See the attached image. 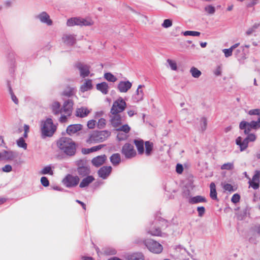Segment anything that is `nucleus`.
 <instances>
[{"instance_id": "nucleus-5", "label": "nucleus", "mask_w": 260, "mask_h": 260, "mask_svg": "<svg viewBox=\"0 0 260 260\" xmlns=\"http://www.w3.org/2000/svg\"><path fill=\"white\" fill-rule=\"evenodd\" d=\"M126 107L125 102L121 97H119L114 102L111 109L110 113L112 114H119L125 110Z\"/></svg>"}, {"instance_id": "nucleus-36", "label": "nucleus", "mask_w": 260, "mask_h": 260, "mask_svg": "<svg viewBox=\"0 0 260 260\" xmlns=\"http://www.w3.org/2000/svg\"><path fill=\"white\" fill-rule=\"evenodd\" d=\"M210 196L213 200H217V193L216 190L215 184L211 183L210 185Z\"/></svg>"}, {"instance_id": "nucleus-62", "label": "nucleus", "mask_w": 260, "mask_h": 260, "mask_svg": "<svg viewBox=\"0 0 260 260\" xmlns=\"http://www.w3.org/2000/svg\"><path fill=\"white\" fill-rule=\"evenodd\" d=\"M214 74L217 76H220L221 74V68L220 67L216 68L214 71Z\"/></svg>"}, {"instance_id": "nucleus-10", "label": "nucleus", "mask_w": 260, "mask_h": 260, "mask_svg": "<svg viewBox=\"0 0 260 260\" xmlns=\"http://www.w3.org/2000/svg\"><path fill=\"white\" fill-rule=\"evenodd\" d=\"M79 178L77 176L68 175L63 180V184L68 187L76 186L79 182Z\"/></svg>"}, {"instance_id": "nucleus-30", "label": "nucleus", "mask_w": 260, "mask_h": 260, "mask_svg": "<svg viewBox=\"0 0 260 260\" xmlns=\"http://www.w3.org/2000/svg\"><path fill=\"white\" fill-rule=\"evenodd\" d=\"M81 22L80 17H73L69 19L67 21V25L68 26H73L75 25L80 26Z\"/></svg>"}, {"instance_id": "nucleus-3", "label": "nucleus", "mask_w": 260, "mask_h": 260, "mask_svg": "<svg viewBox=\"0 0 260 260\" xmlns=\"http://www.w3.org/2000/svg\"><path fill=\"white\" fill-rule=\"evenodd\" d=\"M111 135V132L108 131H94L91 133L87 142L89 144L102 142L106 140Z\"/></svg>"}, {"instance_id": "nucleus-34", "label": "nucleus", "mask_w": 260, "mask_h": 260, "mask_svg": "<svg viewBox=\"0 0 260 260\" xmlns=\"http://www.w3.org/2000/svg\"><path fill=\"white\" fill-rule=\"evenodd\" d=\"M110 161L113 165H118L121 161L120 154L119 153L113 154L110 157Z\"/></svg>"}, {"instance_id": "nucleus-6", "label": "nucleus", "mask_w": 260, "mask_h": 260, "mask_svg": "<svg viewBox=\"0 0 260 260\" xmlns=\"http://www.w3.org/2000/svg\"><path fill=\"white\" fill-rule=\"evenodd\" d=\"M121 152L126 158H132L137 154L134 146L129 143H126L123 146Z\"/></svg>"}, {"instance_id": "nucleus-57", "label": "nucleus", "mask_w": 260, "mask_h": 260, "mask_svg": "<svg viewBox=\"0 0 260 260\" xmlns=\"http://www.w3.org/2000/svg\"><path fill=\"white\" fill-rule=\"evenodd\" d=\"M240 199V195L237 193H236L233 196L231 201L234 203H237L239 202Z\"/></svg>"}, {"instance_id": "nucleus-18", "label": "nucleus", "mask_w": 260, "mask_h": 260, "mask_svg": "<svg viewBox=\"0 0 260 260\" xmlns=\"http://www.w3.org/2000/svg\"><path fill=\"white\" fill-rule=\"evenodd\" d=\"M111 171V167L104 166L100 168L98 171V174L100 177L105 179L110 174Z\"/></svg>"}, {"instance_id": "nucleus-37", "label": "nucleus", "mask_w": 260, "mask_h": 260, "mask_svg": "<svg viewBox=\"0 0 260 260\" xmlns=\"http://www.w3.org/2000/svg\"><path fill=\"white\" fill-rule=\"evenodd\" d=\"M215 7L212 5H207L204 7V11L208 15H213L215 12Z\"/></svg>"}, {"instance_id": "nucleus-42", "label": "nucleus", "mask_w": 260, "mask_h": 260, "mask_svg": "<svg viewBox=\"0 0 260 260\" xmlns=\"http://www.w3.org/2000/svg\"><path fill=\"white\" fill-rule=\"evenodd\" d=\"M167 62L169 64V67L172 71H177L178 69L177 64L175 60L168 59Z\"/></svg>"}, {"instance_id": "nucleus-32", "label": "nucleus", "mask_w": 260, "mask_h": 260, "mask_svg": "<svg viewBox=\"0 0 260 260\" xmlns=\"http://www.w3.org/2000/svg\"><path fill=\"white\" fill-rule=\"evenodd\" d=\"M134 143L138 150V153L142 154L144 152L143 141L142 140H135Z\"/></svg>"}, {"instance_id": "nucleus-17", "label": "nucleus", "mask_w": 260, "mask_h": 260, "mask_svg": "<svg viewBox=\"0 0 260 260\" xmlns=\"http://www.w3.org/2000/svg\"><path fill=\"white\" fill-rule=\"evenodd\" d=\"M143 86L142 85H139L136 90V93L133 95L132 99L134 102L138 103L143 99L144 92L143 90L141 89Z\"/></svg>"}, {"instance_id": "nucleus-53", "label": "nucleus", "mask_w": 260, "mask_h": 260, "mask_svg": "<svg viewBox=\"0 0 260 260\" xmlns=\"http://www.w3.org/2000/svg\"><path fill=\"white\" fill-rule=\"evenodd\" d=\"M233 50L231 48L229 49H224L222 50V52L224 53V56L226 57L231 56L232 55Z\"/></svg>"}, {"instance_id": "nucleus-29", "label": "nucleus", "mask_w": 260, "mask_h": 260, "mask_svg": "<svg viewBox=\"0 0 260 260\" xmlns=\"http://www.w3.org/2000/svg\"><path fill=\"white\" fill-rule=\"evenodd\" d=\"M94 180V178L92 176H88L86 178H84L81 182L79 186L81 188H83L89 185Z\"/></svg>"}, {"instance_id": "nucleus-13", "label": "nucleus", "mask_w": 260, "mask_h": 260, "mask_svg": "<svg viewBox=\"0 0 260 260\" xmlns=\"http://www.w3.org/2000/svg\"><path fill=\"white\" fill-rule=\"evenodd\" d=\"M110 122L115 129L122 123V118L119 114H112L110 116Z\"/></svg>"}, {"instance_id": "nucleus-52", "label": "nucleus", "mask_w": 260, "mask_h": 260, "mask_svg": "<svg viewBox=\"0 0 260 260\" xmlns=\"http://www.w3.org/2000/svg\"><path fill=\"white\" fill-rule=\"evenodd\" d=\"M223 188L225 190L229 191H234L235 190L233 188V186L228 183H224L223 184Z\"/></svg>"}, {"instance_id": "nucleus-19", "label": "nucleus", "mask_w": 260, "mask_h": 260, "mask_svg": "<svg viewBox=\"0 0 260 260\" xmlns=\"http://www.w3.org/2000/svg\"><path fill=\"white\" fill-rule=\"evenodd\" d=\"M107 157L105 155H102L94 157L92 160V165L96 167H99L102 165L106 161Z\"/></svg>"}, {"instance_id": "nucleus-22", "label": "nucleus", "mask_w": 260, "mask_h": 260, "mask_svg": "<svg viewBox=\"0 0 260 260\" xmlns=\"http://www.w3.org/2000/svg\"><path fill=\"white\" fill-rule=\"evenodd\" d=\"M16 157L15 153L11 151L4 150L0 152V159L12 160Z\"/></svg>"}, {"instance_id": "nucleus-27", "label": "nucleus", "mask_w": 260, "mask_h": 260, "mask_svg": "<svg viewBox=\"0 0 260 260\" xmlns=\"http://www.w3.org/2000/svg\"><path fill=\"white\" fill-rule=\"evenodd\" d=\"M190 204H194L199 203L206 202V199L205 197L201 196H197L196 197H191L188 201Z\"/></svg>"}, {"instance_id": "nucleus-47", "label": "nucleus", "mask_w": 260, "mask_h": 260, "mask_svg": "<svg viewBox=\"0 0 260 260\" xmlns=\"http://www.w3.org/2000/svg\"><path fill=\"white\" fill-rule=\"evenodd\" d=\"M183 35L185 36H199L200 32L196 31H190L187 30L183 32Z\"/></svg>"}, {"instance_id": "nucleus-44", "label": "nucleus", "mask_w": 260, "mask_h": 260, "mask_svg": "<svg viewBox=\"0 0 260 260\" xmlns=\"http://www.w3.org/2000/svg\"><path fill=\"white\" fill-rule=\"evenodd\" d=\"M17 144L19 147L22 148L25 150L27 148V144L22 138H20L17 141Z\"/></svg>"}, {"instance_id": "nucleus-60", "label": "nucleus", "mask_w": 260, "mask_h": 260, "mask_svg": "<svg viewBox=\"0 0 260 260\" xmlns=\"http://www.w3.org/2000/svg\"><path fill=\"white\" fill-rule=\"evenodd\" d=\"M176 171L178 174H181L183 171L182 165L180 164H177L176 168Z\"/></svg>"}, {"instance_id": "nucleus-35", "label": "nucleus", "mask_w": 260, "mask_h": 260, "mask_svg": "<svg viewBox=\"0 0 260 260\" xmlns=\"http://www.w3.org/2000/svg\"><path fill=\"white\" fill-rule=\"evenodd\" d=\"M81 22H80V26H91L94 23L93 21L89 18H81L80 17Z\"/></svg>"}, {"instance_id": "nucleus-16", "label": "nucleus", "mask_w": 260, "mask_h": 260, "mask_svg": "<svg viewBox=\"0 0 260 260\" xmlns=\"http://www.w3.org/2000/svg\"><path fill=\"white\" fill-rule=\"evenodd\" d=\"M132 83L128 81H120L118 85L117 89L120 92H126L131 87Z\"/></svg>"}, {"instance_id": "nucleus-49", "label": "nucleus", "mask_w": 260, "mask_h": 260, "mask_svg": "<svg viewBox=\"0 0 260 260\" xmlns=\"http://www.w3.org/2000/svg\"><path fill=\"white\" fill-rule=\"evenodd\" d=\"M234 168V164L233 162H228L224 164L221 167L222 170H231Z\"/></svg>"}, {"instance_id": "nucleus-43", "label": "nucleus", "mask_w": 260, "mask_h": 260, "mask_svg": "<svg viewBox=\"0 0 260 260\" xmlns=\"http://www.w3.org/2000/svg\"><path fill=\"white\" fill-rule=\"evenodd\" d=\"M104 77L107 80L112 82H114L117 80L116 77L110 73H105Z\"/></svg>"}, {"instance_id": "nucleus-20", "label": "nucleus", "mask_w": 260, "mask_h": 260, "mask_svg": "<svg viewBox=\"0 0 260 260\" xmlns=\"http://www.w3.org/2000/svg\"><path fill=\"white\" fill-rule=\"evenodd\" d=\"M236 143L239 146L241 151L245 150L248 146L247 140L245 139H243L241 137H238L236 139Z\"/></svg>"}, {"instance_id": "nucleus-4", "label": "nucleus", "mask_w": 260, "mask_h": 260, "mask_svg": "<svg viewBox=\"0 0 260 260\" xmlns=\"http://www.w3.org/2000/svg\"><path fill=\"white\" fill-rule=\"evenodd\" d=\"M41 129L43 137H51L56 131V127L51 118L42 121Z\"/></svg>"}, {"instance_id": "nucleus-55", "label": "nucleus", "mask_w": 260, "mask_h": 260, "mask_svg": "<svg viewBox=\"0 0 260 260\" xmlns=\"http://www.w3.org/2000/svg\"><path fill=\"white\" fill-rule=\"evenodd\" d=\"M41 184L45 187H47L49 185V182L47 178L46 177H42L41 178Z\"/></svg>"}, {"instance_id": "nucleus-50", "label": "nucleus", "mask_w": 260, "mask_h": 260, "mask_svg": "<svg viewBox=\"0 0 260 260\" xmlns=\"http://www.w3.org/2000/svg\"><path fill=\"white\" fill-rule=\"evenodd\" d=\"M172 24V21L171 19H167L164 20L163 23L161 24V26L164 28H169L171 27Z\"/></svg>"}, {"instance_id": "nucleus-54", "label": "nucleus", "mask_w": 260, "mask_h": 260, "mask_svg": "<svg viewBox=\"0 0 260 260\" xmlns=\"http://www.w3.org/2000/svg\"><path fill=\"white\" fill-rule=\"evenodd\" d=\"M102 147H103L102 145H99L98 146H93L89 149H88L87 152L90 153V152H92L96 151L101 149L102 148Z\"/></svg>"}, {"instance_id": "nucleus-1", "label": "nucleus", "mask_w": 260, "mask_h": 260, "mask_svg": "<svg viewBox=\"0 0 260 260\" xmlns=\"http://www.w3.org/2000/svg\"><path fill=\"white\" fill-rule=\"evenodd\" d=\"M249 115H257V120L247 122L242 121L239 124V128L244 131L245 134H248L252 129L256 130L260 128V109H251L247 112Z\"/></svg>"}, {"instance_id": "nucleus-64", "label": "nucleus", "mask_w": 260, "mask_h": 260, "mask_svg": "<svg viewBox=\"0 0 260 260\" xmlns=\"http://www.w3.org/2000/svg\"><path fill=\"white\" fill-rule=\"evenodd\" d=\"M254 32H255V31L250 27L246 31L245 35L247 36H249L252 35Z\"/></svg>"}, {"instance_id": "nucleus-11", "label": "nucleus", "mask_w": 260, "mask_h": 260, "mask_svg": "<svg viewBox=\"0 0 260 260\" xmlns=\"http://www.w3.org/2000/svg\"><path fill=\"white\" fill-rule=\"evenodd\" d=\"M259 179L260 171L255 170L254 171V174L253 176L252 179H250V178H248L250 186L254 189H257L259 187Z\"/></svg>"}, {"instance_id": "nucleus-59", "label": "nucleus", "mask_w": 260, "mask_h": 260, "mask_svg": "<svg viewBox=\"0 0 260 260\" xmlns=\"http://www.w3.org/2000/svg\"><path fill=\"white\" fill-rule=\"evenodd\" d=\"M197 211L199 216L202 217L205 213V209L204 207H198L197 208Z\"/></svg>"}, {"instance_id": "nucleus-45", "label": "nucleus", "mask_w": 260, "mask_h": 260, "mask_svg": "<svg viewBox=\"0 0 260 260\" xmlns=\"http://www.w3.org/2000/svg\"><path fill=\"white\" fill-rule=\"evenodd\" d=\"M128 134L119 132L117 135V138L119 141H123L127 139Z\"/></svg>"}, {"instance_id": "nucleus-41", "label": "nucleus", "mask_w": 260, "mask_h": 260, "mask_svg": "<svg viewBox=\"0 0 260 260\" xmlns=\"http://www.w3.org/2000/svg\"><path fill=\"white\" fill-rule=\"evenodd\" d=\"M207 128V120L204 117H202L200 120L199 129L201 131L204 132Z\"/></svg>"}, {"instance_id": "nucleus-8", "label": "nucleus", "mask_w": 260, "mask_h": 260, "mask_svg": "<svg viewBox=\"0 0 260 260\" xmlns=\"http://www.w3.org/2000/svg\"><path fill=\"white\" fill-rule=\"evenodd\" d=\"M77 165L78 166L77 172L80 175L84 176L90 173V168L87 165L86 160H79L77 161Z\"/></svg>"}, {"instance_id": "nucleus-31", "label": "nucleus", "mask_w": 260, "mask_h": 260, "mask_svg": "<svg viewBox=\"0 0 260 260\" xmlns=\"http://www.w3.org/2000/svg\"><path fill=\"white\" fill-rule=\"evenodd\" d=\"M53 167L51 165L47 166L43 168L39 172L41 175H46L48 174L50 175H53Z\"/></svg>"}, {"instance_id": "nucleus-33", "label": "nucleus", "mask_w": 260, "mask_h": 260, "mask_svg": "<svg viewBox=\"0 0 260 260\" xmlns=\"http://www.w3.org/2000/svg\"><path fill=\"white\" fill-rule=\"evenodd\" d=\"M76 92L75 88L71 86H67L62 92V94L67 96L73 95Z\"/></svg>"}, {"instance_id": "nucleus-15", "label": "nucleus", "mask_w": 260, "mask_h": 260, "mask_svg": "<svg viewBox=\"0 0 260 260\" xmlns=\"http://www.w3.org/2000/svg\"><path fill=\"white\" fill-rule=\"evenodd\" d=\"M73 102L71 100L66 101L62 108V112H63L67 116H70L72 112Z\"/></svg>"}, {"instance_id": "nucleus-61", "label": "nucleus", "mask_w": 260, "mask_h": 260, "mask_svg": "<svg viewBox=\"0 0 260 260\" xmlns=\"http://www.w3.org/2000/svg\"><path fill=\"white\" fill-rule=\"evenodd\" d=\"M2 170L4 172H10L12 171V167L9 165H7L3 168Z\"/></svg>"}, {"instance_id": "nucleus-38", "label": "nucleus", "mask_w": 260, "mask_h": 260, "mask_svg": "<svg viewBox=\"0 0 260 260\" xmlns=\"http://www.w3.org/2000/svg\"><path fill=\"white\" fill-rule=\"evenodd\" d=\"M153 147V144L152 142L149 141H146L145 142V154L147 156H149L151 154Z\"/></svg>"}, {"instance_id": "nucleus-48", "label": "nucleus", "mask_w": 260, "mask_h": 260, "mask_svg": "<svg viewBox=\"0 0 260 260\" xmlns=\"http://www.w3.org/2000/svg\"><path fill=\"white\" fill-rule=\"evenodd\" d=\"M148 233L152 236H161V231L159 228L155 229L153 230V229H151Z\"/></svg>"}, {"instance_id": "nucleus-51", "label": "nucleus", "mask_w": 260, "mask_h": 260, "mask_svg": "<svg viewBox=\"0 0 260 260\" xmlns=\"http://www.w3.org/2000/svg\"><path fill=\"white\" fill-rule=\"evenodd\" d=\"M106 124V121L104 118H100L98 123L97 125L99 128H103Z\"/></svg>"}, {"instance_id": "nucleus-56", "label": "nucleus", "mask_w": 260, "mask_h": 260, "mask_svg": "<svg viewBox=\"0 0 260 260\" xmlns=\"http://www.w3.org/2000/svg\"><path fill=\"white\" fill-rule=\"evenodd\" d=\"M9 91L10 93L11 94V99L16 104H18V100L17 99V97L15 95L14 93L12 91V90L11 87L9 88Z\"/></svg>"}, {"instance_id": "nucleus-40", "label": "nucleus", "mask_w": 260, "mask_h": 260, "mask_svg": "<svg viewBox=\"0 0 260 260\" xmlns=\"http://www.w3.org/2000/svg\"><path fill=\"white\" fill-rule=\"evenodd\" d=\"M190 73L192 76L195 78H198L202 74L201 72L194 67L191 68Z\"/></svg>"}, {"instance_id": "nucleus-12", "label": "nucleus", "mask_w": 260, "mask_h": 260, "mask_svg": "<svg viewBox=\"0 0 260 260\" xmlns=\"http://www.w3.org/2000/svg\"><path fill=\"white\" fill-rule=\"evenodd\" d=\"M76 36L71 34H64L62 37V42L67 45L72 46L76 42Z\"/></svg>"}, {"instance_id": "nucleus-63", "label": "nucleus", "mask_w": 260, "mask_h": 260, "mask_svg": "<svg viewBox=\"0 0 260 260\" xmlns=\"http://www.w3.org/2000/svg\"><path fill=\"white\" fill-rule=\"evenodd\" d=\"M136 110L135 109L128 110L127 111V114L131 117L136 114Z\"/></svg>"}, {"instance_id": "nucleus-7", "label": "nucleus", "mask_w": 260, "mask_h": 260, "mask_svg": "<svg viewBox=\"0 0 260 260\" xmlns=\"http://www.w3.org/2000/svg\"><path fill=\"white\" fill-rule=\"evenodd\" d=\"M146 245L151 252L154 253H160L163 249L162 246L160 244L152 240L147 241Z\"/></svg>"}, {"instance_id": "nucleus-24", "label": "nucleus", "mask_w": 260, "mask_h": 260, "mask_svg": "<svg viewBox=\"0 0 260 260\" xmlns=\"http://www.w3.org/2000/svg\"><path fill=\"white\" fill-rule=\"evenodd\" d=\"M90 111L91 110H89L86 107H82L77 109L76 111V115L78 117H86L89 114Z\"/></svg>"}, {"instance_id": "nucleus-28", "label": "nucleus", "mask_w": 260, "mask_h": 260, "mask_svg": "<svg viewBox=\"0 0 260 260\" xmlns=\"http://www.w3.org/2000/svg\"><path fill=\"white\" fill-rule=\"evenodd\" d=\"M96 88L104 94H107L109 91L108 85L106 82L98 84Z\"/></svg>"}, {"instance_id": "nucleus-23", "label": "nucleus", "mask_w": 260, "mask_h": 260, "mask_svg": "<svg viewBox=\"0 0 260 260\" xmlns=\"http://www.w3.org/2000/svg\"><path fill=\"white\" fill-rule=\"evenodd\" d=\"M52 113L55 115H58L62 112V108L60 107V103L57 101H54L50 105Z\"/></svg>"}, {"instance_id": "nucleus-14", "label": "nucleus", "mask_w": 260, "mask_h": 260, "mask_svg": "<svg viewBox=\"0 0 260 260\" xmlns=\"http://www.w3.org/2000/svg\"><path fill=\"white\" fill-rule=\"evenodd\" d=\"M77 68L80 72V75L82 78H85L90 74L89 67L86 64L79 63L77 64Z\"/></svg>"}, {"instance_id": "nucleus-25", "label": "nucleus", "mask_w": 260, "mask_h": 260, "mask_svg": "<svg viewBox=\"0 0 260 260\" xmlns=\"http://www.w3.org/2000/svg\"><path fill=\"white\" fill-rule=\"evenodd\" d=\"M92 88V80L90 79L85 80L84 83L81 85L80 90L84 92L91 89Z\"/></svg>"}, {"instance_id": "nucleus-39", "label": "nucleus", "mask_w": 260, "mask_h": 260, "mask_svg": "<svg viewBox=\"0 0 260 260\" xmlns=\"http://www.w3.org/2000/svg\"><path fill=\"white\" fill-rule=\"evenodd\" d=\"M116 131L128 134L131 131V127L127 124L122 125L121 124L116 129Z\"/></svg>"}, {"instance_id": "nucleus-46", "label": "nucleus", "mask_w": 260, "mask_h": 260, "mask_svg": "<svg viewBox=\"0 0 260 260\" xmlns=\"http://www.w3.org/2000/svg\"><path fill=\"white\" fill-rule=\"evenodd\" d=\"M247 136L245 138L248 143L250 142H254L256 139V136L253 133H249L248 134H246Z\"/></svg>"}, {"instance_id": "nucleus-2", "label": "nucleus", "mask_w": 260, "mask_h": 260, "mask_svg": "<svg viewBox=\"0 0 260 260\" xmlns=\"http://www.w3.org/2000/svg\"><path fill=\"white\" fill-rule=\"evenodd\" d=\"M57 144L59 149L66 155L73 156L75 154L76 144L71 139L67 137L61 138Z\"/></svg>"}, {"instance_id": "nucleus-58", "label": "nucleus", "mask_w": 260, "mask_h": 260, "mask_svg": "<svg viewBox=\"0 0 260 260\" xmlns=\"http://www.w3.org/2000/svg\"><path fill=\"white\" fill-rule=\"evenodd\" d=\"M96 123V122L94 120H90L88 121L87 122V126L89 128H94L95 126V124Z\"/></svg>"}, {"instance_id": "nucleus-26", "label": "nucleus", "mask_w": 260, "mask_h": 260, "mask_svg": "<svg viewBox=\"0 0 260 260\" xmlns=\"http://www.w3.org/2000/svg\"><path fill=\"white\" fill-rule=\"evenodd\" d=\"M127 260H144V255L141 253H134L126 255Z\"/></svg>"}, {"instance_id": "nucleus-9", "label": "nucleus", "mask_w": 260, "mask_h": 260, "mask_svg": "<svg viewBox=\"0 0 260 260\" xmlns=\"http://www.w3.org/2000/svg\"><path fill=\"white\" fill-rule=\"evenodd\" d=\"M35 18L39 20L40 22L45 24L47 26H51L53 24V21L50 15L45 11L39 13L35 16Z\"/></svg>"}, {"instance_id": "nucleus-21", "label": "nucleus", "mask_w": 260, "mask_h": 260, "mask_svg": "<svg viewBox=\"0 0 260 260\" xmlns=\"http://www.w3.org/2000/svg\"><path fill=\"white\" fill-rule=\"evenodd\" d=\"M82 128V125L79 124L70 125L67 128V133L71 136L80 131Z\"/></svg>"}]
</instances>
